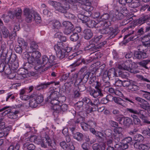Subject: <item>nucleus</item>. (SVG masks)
I'll use <instances>...</instances> for the list:
<instances>
[{
    "label": "nucleus",
    "mask_w": 150,
    "mask_h": 150,
    "mask_svg": "<svg viewBox=\"0 0 150 150\" xmlns=\"http://www.w3.org/2000/svg\"><path fill=\"white\" fill-rule=\"evenodd\" d=\"M108 25L106 21H100L98 22H96V28L103 27L105 28L100 29L101 33L107 35L108 39H110L114 37L119 32V30L117 29H114L111 27H108Z\"/></svg>",
    "instance_id": "1"
},
{
    "label": "nucleus",
    "mask_w": 150,
    "mask_h": 150,
    "mask_svg": "<svg viewBox=\"0 0 150 150\" xmlns=\"http://www.w3.org/2000/svg\"><path fill=\"white\" fill-rule=\"evenodd\" d=\"M103 36L100 35L99 36H95L89 42V44L85 48V50H89V52H94L98 50L102 47L101 45H96L95 43H98L100 40L102 38Z\"/></svg>",
    "instance_id": "2"
},
{
    "label": "nucleus",
    "mask_w": 150,
    "mask_h": 150,
    "mask_svg": "<svg viewBox=\"0 0 150 150\" xmlns=\"http://www.w3.org/2000/svg\"><path fill=\"white\" fill-rule=\"evenodd\" d=\"M90 70L87 71L86 73H76L72 74V78H76V83L77 84L81 82L84 83H86L88 81V79L93 75L95 72L91 71Z\"/></svg>",
    "instance_id": "3"
},
{
    "label": "nucleus",
    "mask_w": 150,
    "mask_h": 150,
    "mask_svg": "<svg viewBox=\"0 0 150 150\" xmlns=\"http://www.w3.org/2000/svg\"><path fill=\"white\" fill-rule=\"evenodd\" d=\"M48 3L50 5L52 6L56 11L62 13H65L66 11L70 8V5L67 3L64 4H63L59 2L49 1Z\"/></svg>",
    "instance_id": "4"
},
{
    "label": "nucleus",
    "mask_w": 150,
    "mask_h": 150,
    "mask_svg": "<svg viewBox=\"0 0 150 150\" xmlns=\"http://www.w3.org/2000/svg\"><path fill=\"white\" fill-rule=\"evenodd\" d=\"M64 45V44L63 42H59L54 47L57 57L60 59L63 58L66 54L64 50L65 47H63Z\"/></svg>",
    "instance_id": "5"
},
{
    "label": "nucleus",
    "mask_w": 150,
    "mask_h": 150,
    "mask_svg": "<svg viewBox=\"0 0 150 150\" xmlns=\"http://www.w3.org/2000/svg\"><path fill=\"white\" fill-rule=\"evenodd\" d=\"M127 30H129L130 31L124 37L123 41L124 43H127L130 41L133 40L139 37L137 35H133L134 31L132 30V27L131 26L124 29L122 31L125 32Z\"/></svg>",
    "instance_id": "6"
},
{
    "label": "nucleus",
    "mask_w": 150,
    "mask_h": 150,
    "mask_svg": "<svg viewBox=\"0 0 150 150\" xmlns=\"http://www.w3.org/2000/svg\"><path fill=\"white\" fill-rule=\"evenodd\" d=\"M95 88V89H91L89 91L90 95L94 98H96L99 96H102L103 94L102 93L100 83L99 82L96 81Z\"/></svg>",
    "instance_id": "7"
},
{
    "label": "nucleus",
    "mask_w": 150,
    "mask_h": 150,
    "mask_svg": "<svg viewBox=\"0 0 150 150\" xmlns=\"http://www.w3.org/2000/svg\"><path fill=\"white\" fill-rule=\"evenodd\" d=\"M24 13L25 21L27 23H30L34 20L35 12L28 8H25L24 9Z\"/></svg>",
    "instance_id": "8"
},
{
    "label": "nucleus",
    "mask_w": 150,
    "mask_h": 150,
    "mask_svg": "<svg viewBox=\"0 0 150 150\" xmlns=\"http://www.w3.org/2000/svg\"><path fill=\"white\" fill-rule=\"evenodd\" d=\"M53 141L48 136H46L42 139L40 144L42 147L45 148H47V146L52 147V144Z\"/></svg>",
    "instance_id": "9"
},
{
    "label": "nucleus",
    "mask_w": 150,
    "mask_h": 150,
    "mask_svg": "<svg viewBox=\"0 0 150 150\" xmlns=\"http://www.w3.org/2000/svg\"><path fill=\"white\" fill-rule=\"evenodd\" d=\"M0 29L3 38H6L9 36L10 39H11L12 40L15 39V36H16V34L12 37V35L10 34L9 31L5 26L4 25L0 26Z\"/></svg>",
    "instance_id": "10"
},
{
    "label": "nucleus",
    "mask_w": 150,
    "mask_h": 150,
    "mask_svg": "<svg viewBox=\"0 0 150 150\" xmlns=\"http://www.w3.org/2000/svg\"><path fill=\"white\" fill-rule=\"evenodd\" d=\"M150 20V15H144L139 19L135 20L134 24L136 25H141Z\"/></svg>",
    "instance_id": "11"
},
{
    "label": "nucleus",
    "mask_w": 150,
    "mask_h": 150,
    "mask_svg": "<svg viewBox=\"0 0 150 150\" xmlns=\"http://www.w3.org/2000/svg\"><path fill=\"white\" fill-rule=\"evenodd\" d=\"M63 25L65 27L64 33L67 35L70 34L73 30V26L69 22L65 21L63 23Z\"/></svg>",
    "instance_id": "12"
},
{
    "label": "nucleus",
    "mask_w": 150,
    "mask_h": 150,
    "mask_svg": "<svg viewBox=\"0 0 150 150\" xmlns=\"http://www.w3.org/2000/svg\"><path fill=\"white\" fill-rule=\"evenodd\" d=\"M137 112L138 113H137V115H138L140 119L144 120V122L145 123L150 124V121L146 119L148 114L146 110L138 109Z\"/></svg>",
    "instance_id": "13"
},
{
    "label": "nucleus",
    "mask_w": 150,
    "mask_h": 150,
    "mask_svg": "<svg viewBox=\"0 0 150 150\" xmlns=\"http://www.w3.org/2000/svg\"><path fill=\"white\" fill-rule=\"evenodd\" d=\"M124 15L122 13H120L118 11H113L111 13V17L112 20L113 21L117 20H120L122 19Z\"/></svg>",
    "instance_id": "14"
},
{
    "label": "nucleus",
    "mask_w": 150,
    "mask_h": 150,
    "mask_svg": "<svg viewBox=\"0 0 150 150\" xmlns=\"http://www.w3.org/2000/svg\"><path fill=\"white\" fill-rule=\"evenodd\" d=\"M49 89V93L50 95L47 97L48 100L57 99L59 95V92L55 91L53 88H50Z\"/></svg>",
    "instance_id": "15"
},
{
    "label": "nucleus",
    "mask_w": 150,
    "mask_h": 150,
    "mask_svg": "<svg viewBox=\"0 0 150 150\" xmlns=\"http://www.w3.org/2000/svg\"><path fill=\"white\" fill-rule=\"evenodd\" d=\"M55 57L53 55L50 56L48 58V60L47 61L44 66L46 68H49L55 64Z\"/></svg>",
    "instance_id": "16"
},
{
    "label": "nucleus",
    "mask_w": 150,
    "mask_h": 150,
    "mask_svg": "<svg viewBox=\"0 0 150 150\" xmlns=\"http://www.w3.org/2000/svg\"><path fill=\"white\" fill-rule=\"evenodd\" d=\"M135 148L139 150H145L147 149L150 148V145L148 144H140L138 142H135L134 144Z\"/></svg>",
    "instance_id": "17"
},
{
    "label": "nucleus",
    "mask_w": 150,
    "mask_h": 150,
    "mask_svg": "<svg viewBox=\"0 0 150 150\" xmlns=\"http://www.w3.org/2000/svg\"><path fill=\"white\" fill-rule=\"evenodd\" d=\"M18 113V111H15L14 112H11L10 110L8 109L7 110H5L3 113L4 114V113L5 114H7L8 117L11 119H15L18 117V115L17 114Z\"/></svg>",
    "instance_id": "18"
},
{
    "label": "nucleus",
    "mask_w": 150,
    "mask_h": 150,
    "mask_svg": "<svg viewBox=\"0 0 150 150\" xmlns=\"http://www.w3.org/2000/svg\"><path fill=\"white\" fill-rule=\"evenodd\" d=\"M54 82L51 81L43 83L37 85L35 87V88L36 90L38 91H40L44 89H46L48 87V86L52 84Z\"/></svg>",
    "instance_id": "19"
},
{
    "label": "nucleus",
    "mask_w": 150,
    "mask_h": 150,
    "mask_svg": "<svg viewBox=\"0 0 150 150\" xmlns=\"http://www.w3.org/2000/svg\"><path fill=\"white\" fill-rule=\"evenodd\" d=\"M132 62L130 60H127L122 65H119L118 68L125 70H128L132 65Z\"/></svg>",
    "instance_id": "20"
},
{
    "label": "nucleus",
    "mask_w": 150,
    "mask_h": 150,
    "mask_svg": "<svg viewBox=\"0 0 150 150\" xmlns=\"http://www.w3.org/2000/svg\"><path fill=\"white\" fill-rule=\"evenodd\" d=\"M134 57L137 59H142L147 57V55L145 52L141 51H136L134 54Z\"/></svg>",
    "instance_id": "21"
},
{
    "label": "nucleus",
    "mask_w": 150,
    "mask_h": 150,
    "mask_svg": "<svg viewBox=\"0 0 150 150\" xmlns=\"http://www.w3.org/2000/svg\"><path fill=\"white\" fill-rule=\"evenodd\" d=\"M84 38L87 40L91 38L93 36V33L91 29H86L83 31Z\"/></svg>",
    "instance_id": "22"
},
{
    "label": "nucleus",
    "mask_w": 150,
    "mask_h": 150,
    "mask_svg": "<svg viewBox=\"0 0 150 150\" xmlns=\"http://www.w3.org/2000/svg\"><path fill=\"white\" fill-rule=\"evenodd\" d=\"M33 97L34 98L38 104L42 103L44 100L43 96L41 93H38L37 95L33 94Z\"/></svg>",
    "instance_id": "23"
},
{
    "label": "nucleus",
    "mask_w": 150,
    "mask_h": 150,
    "mask_svg": "<svg viewBox=\"0 0 150 150\" xmlns=\"http://www.w3.org/2000/svg\"><path fill=\"white\" fill-rule=\"evenodd\" d=\"M72 74L70 76L69 79V82H66L64 84L66 88H69L73 84L74 81H75L74 83H76L75 82L76 81V78H72Z\"/></svg>",
    "instance_id": "24"
},
{
    "label": "nucleus",
    "mask_w": 150,
    "mask_h": 150,
    "mask_svg": "<svg viewBox=\"0 0 150 150\" xmlns=\"http://www.w3.org/2000/svg\"><path fill=\"white\" fill-rule=\"evenodd\" d=\"M131 116L133 118L134 123L135 125H137L138 127H140L141 125V121L137 115H131Z\"/></svg>",
    "instance_id": "25"
},
{
    "label": "nucleus",
    "mask_w": 150,
    "mask_h": 150,
    "mask_svg": "<svg viewBox=\"0 0 150 150\" xmlns=\"http://www.w3.org/2000/svg\"><path fill=\"white\" fill-rule=\"evenodd\" d=\"M105 144H103L101 146L97 143L93 144L92 146L93 150H105Z\"/></svg>",
    "instance_id": "26"
},
{
    "label": "nucleus",
    "mask_w": 150,
    "mask_h": 150,
    "mask_svg": "<svg viewBox=\"0 0 150 150\" xmlns=\"http://www.w3.org/2000/svg\"><path fill=\"white\" fill-rule=\"evenodd\" d=\"M23 146L28 150H34L35 148V146L33 144L28 142L25 143L23 145Z\"/></svg>",
    "instance_id": "27"
},
{
    "label": "nucleus",
    "mask_w": 150,
    "mask_h": 150,
    "mask_svg": "<svg viewBox=\"0 0 150 150\" xmlns=\"http://www.w3.org/2000/svg\"><path fill=\"white\" fill-rule=\"evenodd\" d=\"M123 138V136L122 134H113V138L114 141L116 143L119 142L120 139Z\"/></svg>",
    "instance_id": "28"
},
{
    "label": "nucleus",
    "mask_w": 150,
    "mask_h": 150,
    "mask_svg": "<svg viewBox=\"0 0 150 150\" xmlns=\"http://www.w3.org/2000/svg\"><path fill=\"white\" fill-rule=\"evenodd\" d=\"M114 102L116 103L123 107H125V101L120 98L115 97L114 98Z\"/></svg>",
    "instance_id": "29"
},
{
    "label": "nucleus",
    "mask_w": 150,
    "mask_h": 150,
    "mask_svg": "<svg viewBox=\"0 0 150 150\" xmlns=\"http://www.w3.org/2000/svg\"><path fill=\"white\" fill-rule=\"evenodd\" d=\"M150 62V60H143L138 63L139 64L146 69H148V65Z\"/></svg>",
    "instance_id": "30"
},
{
    "label": "nucleus",
    "mask_w": 150,
    "mask_h": 150,
    "mask_svg": "<svg viewBox=\"0 0 150 150\" xmlns=\"http://www.w3.org/2000/svg\"><path fill=\"white\" fill-rule=\"evenodd\" d=\"M38 104L34 97H31L29 100V105L32 108L36 107Z\"/></svg>",
    "instance_id": "31"
},
{
    "label": "nucleus",
    "mask_w": 150,
    "mask_h": 150,
    "mask_svg": "<svg viewBox=\"0 0 150 150\" xmlns=\"http://www.w3.org/2000/svg\"><path fill=\"white\" fill-rule=\"evenodd\" d=\"M48 57L47 56L44 55L42 56V60L38 59L37 60L38 64H42L43 66H44L45 62L48 60Z\"/></svg>",
    "instance_id": "32"
},
{
    "label": "nucleus",
    "mask_w": 150,
    "mask_h": 150,
    "mask_svg": "<svg viewBox=\"0 0 150 150\" xmlns=\"http://www.w3.org/2000/svg\"><path fill=\"white\" fill-rule=\"evenodd\" d=\"M32 52L31 55L36 60L38 59H39V58L41 57V54L39 52L35 50L31 51Z\"/></svg>",
    "instance_id": "33"
},
{
    "label": "nucleus",
    "mask_w": 150,
    "mask_h": 150,
    "mask_svg": "<svg viewBox=\"0 0 150 150\" xmlns=\"http://www.w3.org/2000/svg\"><path fill=\"white\" fill-rule=\"evenodd\" d=\"M87 114H89L92 112L96 111V109L94 110V109L88 105H86L85 106H84L83 109Z\"/></svg>",
    "instance_id": "34"
},
{
    "label": "nucleus",
    "mask_w": 150,
    "mask_h": 150,
    "mask_svg": "<svg viewBox=\"0 0 150 150\" xmlns=\"http://www.w3.org/2000/svg\"><path fill=\"white\" fill-rule=\"evenodd\" d=\"M81 61V63H83L84 64H88L89 62V61H88V60H85L84 59H78L76 62V63L72 64V65H70V67H71L72 66L75 67L76 66H78L79 65V64H78V63H77L79 62L80 61Z\"/></svg>",
    "instance_id": "35"
},
{
    "label": "nucleus",
    "mask_w": 150,
    "mask_h": 150,
    "mask_svg": "<svg viewBox=\"0 0 150 150\" xmlns=\"http://www.w3.org/2000/svg\"><path fill=\"white\" fill-rule=\"evenodd\" d=\"M140 107L145 110L150 109V105H149L148 102L144 100L143 102L140 104Z\"/></svg>",
    "instance_id": "36"
},
{
    "label": "nucleus",
    "mask_w": 150,
    "mask_h": 150,
    "mask_svg": "<svg viewBox=\"0 0 150 150\" xmlns=\"http://www.w3.org/2000/svg\"><path fill=\"white\" fill-rule=\"evenodd\" d=\"M133 139L134 141L139 142L142 141L144 139V137L142 135L137 134L134 136Z\"/></svg>",
    "instance_id": "37"
},
{
    "label": "nucleus",
    "mask_w": 150,
    "mask_h": 150,
    "mask_svg": "<svg viewBox=\"0 0 150 150\" xmlns=\"http://www.w3.org/2000/svg\"><path fill=\"white\" fill-rule=\"evenodd\" d=\"M83 103L82 101H79L75 104V107L77 110H83L84 106L83 107Z\"/></svg>",
    "instance_id": "38"
},
{
    "label": "nucleus",
    "mask_w": 150,
    "mask_h": 150,
    "mask_svg": "<svg viewBox=\"0 0 150 150\" xmlns=\"http://www.w3.org/2000/svg\"><path fill=\"white\" fill-rule=\"evenodd\" d=\"M74 138L77 140L81 141L83 137V134L80 132H76L73 135Z\"/></svg>",
    "instance_id": "39"
},
{
    "label": "nucleus",
    "mask_w": 150,
    "mask_h": 150,
    "mask_svg": "<svg viewBox=\"0 0 150 150\" xmlns=\"http://www.w3.org/2000/svg\"><path fill=\"white\" fill-rule=\"evenodd\" d=\"M131 122V120L130 118L124 116L122 124H123L125 126H129L130 125Z\"/></svg>",
    "instance_id": "40"
},
{
    "label": "nucleus",
    "mask_w": 150,
    "mask_h": 150,
    "mask_svg": "<svg viewBox=\"0 0 150 150\" xmlns=\"http://www.w3.org/2000/svg\"><path fill=\"white\" fill-rule=\"evenodd\" d=\"M107 74L109 76H117L116 70L114 68H112L110 69L107 72Z\"/></svg>",
    "instance_id": "41"
},
{
    "label": "nucleus",
    "mask_w": 150,
    "mask_h": 150,
    "mask_svg": "<svg viewBox=\"0 0 150 150\" xmlns=\"http://www.w3.org/2000/svg\"><path fill=\"white\" fill-rule=\"evenodd\" d=\"M86 25L90 28H96V22L94 20H91L88 21Z\"/></svg>",
    "instance_id": "42"
},
{
    "label": "nucleus",
    "mask_w": 150,
    "mask_h": 150,
    "mask_svg": "<svg viewBox=\"0 0 150 150\" xmlns=\"http://www.w3.org/2000/svg\"><path fill=\"white\" fill-rule=\"evenodd\" d=\"M14 50L17 53H21L23 51L26 52V49H23L19 45H16L14 48Z\"/></svg>",
    "instance_id": "43"
},
{
    "label": "nucleus",
    "mask_w": 150,
    "mask_h": 150,
    "mask_svg": "<svg viewBox=\"0 0 150 150\" xmlns=\"http://www.w3.org/2000/svg\"><path fill=\"white\" fill-rule=\"evenodd\" d=\"M126 111L129 113L131 114V115H137V113H138L137 110L132 108H127L126 109Z\"/></svg>",
    "instance_id": "44"
},
{
    "label": "nucleus",
    "mask_w": 150,
    "mask_h": 150,
    "mask_svg": "<svg viewBox=\"0 0 150 150\" xmlns=\"http://www.w3.org/2000/svg\"><path fill=\"white\" fill-rule=\"evenodd\" d=\"M38 48V46L35 41H32L30 43V49L32 51L36 50Z\"/></svg>",
    "instance_id": "45"
},
{
    "label": "nucleus",
    "mask_w": 150,
    "mask_h": 150,
    "mask_svg": "<svg viewBox=\"0 0 150 150\" xmlns=\"http://www.w3.org/2000/svg\"><path fill=\"white\" fill-rule=\"evenodd\" d=\"M11 64V69L13 70H16L17 69L18 67V64L17 61H14L13 62L9 63Z\"/></svg>",
    "instance_id": "46"
},
{
    "label": "nucleus",
    "mask_w": 150,
    "mask_h": 150,
    "mask_svg": "<svg viewBox=\"0 0 150 150\" xmlns=\"http://www.w3.org/2000/svg\"><path fill=\"white\" fill-rule=\"evenodd\" d=\"M14 13L15 16H16L17 18H20L22 14L21 9L20 8H18L15 10Z\"/></svg>",
    "instance_id": "47"
},
{
    "label": "nucleus",
    "mask_w": 150,
    "mask_h": 150,
    "mask_svg": "<svg viewBox=\"0 0 150 150\" xmlns=\"http://www.w3.org/2000/svg\"><path fill=\"white\" fill-rule=\"evenodd\" d=\"M64 13L65 17L67 18L73 20L76 18L73 14L67 12V11H66V13Z\"/></svg>",
    "instance_id": "48"
},
{
    "label": "nucleus",
    "mask_w": 150,
    "mask_h": 150,
    "mask_svg": "<svg viewBox=\"0 0 150 150\" xmlns=\"http://www.w3.org/2000/svg\"><path fill=\"white\" fill-rule=\"evenodd\" d=\"M33 21H35L37 23H40L41 21V18L39 14L35 13L34 19Z\"/></svg>",
    "instance_id": "49"
},
{
    "label": "nucleus",
    "mask_w": 150,
    "mask_h": 150,
    "mask_svg": "<svg viewBox=\"0 0 150 150\" xmlns=\"http://www.w3.org/2000/svg\"><path fill=\"white\" fill-rule=\"evenodd\" d=\"M73 33V34L71 35L70 37V39L72 41H76L79 39V35L77 33Z\"/></svg>",
    "instance_id": "50"
},
{
    "label": "nucleus",
    "mask_w": 150,
    "mask_h": 150,
    "mask_svg": "<svg viewBox=\"0 0 150 150\" xmlns=\"http://www.w3.org/2000/svg\"><path fill=\"white\" fill-rule=\"evenodd\" d=\"M52 25L54 28L58 29L60 28L61 26V24L60 22L57 21H53Z\"/></svg>",
    "instance_id": "51"
},
{
    "label": "nucleus",
    "mask_w": 150,
    "mask_h": 150,
    "mask_svg": "<svg viewBox=\"0 0 150 150\" xmlns=\"http://www.w3.org/2000/svg\"><path fill=\"white\" fill-rule=\"evenodd\" d=\"M68 109V105L66 104H63L60 105V111L65 112L67 111Z\"/></svg>",
    "instance_id": "52"
},
{
    "label": "nucleus",
    "mask_w": 150,
    "mask_h": 150,
    "mask_svg": "<svg viewBox=\"0 0 150 150\" xmlns=\"http://www.w3.org/2000/svg\"><path fill=\"white\" fill-rule=\"evenodd\" d=\"M81 126L83 130L85 131H88L90 128L88 124L83 122L81 124Z\"/></svg>",
    "instance_id": "53"
},
{
    "label": "nucleus",
    "mask_w": 150,
    "mask_h": 150,
    "mask_svg": "<svg viewBox=\"0 0 150 150\" xmlns=\"http://www.w3.org/2000/svg\"><path fill=\"white\" fill-rule=\"evenodd\" d=\"M142 91L144 93H143V97L146 99L150 100V93L144 91Z\"/></svg>",
    "instance_id": "54"
},
{
    "label": "nucleus",
    "mask_w": 150,
    "mask_h": 150,
    "mask_svg": "<svg viewBox=\"0 0 150 150\" xmlns=\"http://www.w3.org/2000/svg\"><path fill=\"white\" fill-rule=\"evenodd\" d=\"M140 5V3L138 1L137 2H133L131 3L129 5V6L132 8H136Z\"/></svg>",
    "instance_id": "55"
},
{
    "label": "nucleus",
    "mask_w": 150,
    "mask_h": 150,
    "mask_svg": "<svg viewBox=\"0 0 150 150\" xmlns=\"http://www.w3.org/2000/svg\"><path fill=\"white\" fill-rule=\"evenodd\" d=\"M132 138L130 137H126L122 140V142L125 144H127L132 141Z\"/></svg>",
    "instance_id": "56"
},
{
    "label": "nucleus",
    "mask_w": 150,
    "mask_h": 150,
    "mask_svg": "<svg viewBox=\"0 0 150 150\" xmlns=\"http://www.w3.org/2000/svg\"><path fill=\"white\" fill-rule=\"evenodd\" d=\"M100 65V63L99 62H97L94 63L92 64L91 65V67H92L94 70V69L96 70V69H98V67L96 68L98 66H99Z\"/></svg>",
    "instance_id": "57"
},
{
    "label": "nucleus",
    "mask_w": 150,
    "mask_h": 150,
    "mask_svg": "<svg viewBox=\"0 0 150 150\" xmlns=\"http://www.w3.org/2000/svg\"><path fill=\"white\" fill-rule=\"evenodd\" d=\"M122 86L124 87H130V80H127L122 81Z\"/></svg>",
    "instance_id": "58"
},
{
    "label": "nucleus",
    "mask_w": 150,
    "mask_h": 150,
    "mask_svg": "<svg viewBox=\"0 0 150 150\" xmlns=\"http://www.w3.org/2000/svg\"><path fill=\"white\" fill-rule=\"evenodd\" d=\"M60 105L58 104L52 105V108L55 111L59 112L60 111Z\"/></svg>",
    "instance_id": "59"
},
{
    "label": "nucleus",
    "mask_w": 150,
    "mask_h": 150,
    "mask_svg": "<svg viewBox=\"0 0 150 150\" xmlns=\"http://www.w3.org/2000/svg\"><path fill=\"white\" fill-rule=\"evenodd\" d=\"M33 97V95L30 96H28V95H22L21 96V98L23 100H27L29 99H30L31 98Z\"/></svg>",
    "instance_id": "60"
},
{
    "label": "nucleus",
    "mask_w": 150,
    "mask_h": 150,
    "mask_svg": "<svg viewBox=\"0 0 150 150\" xmlns=\"http://www.w3.org/2000/svg\"><path fill=\"white\" fill-rule=\"evenodd\" d=\"M90 99L89 98L87 97H85L82 99V101L83 102V103H84L85 106L86 105H89V103H90Z\"/></svg>",
    "instance_id": "61"
},
{
    "label": "nucleus",
    "mask_w": 150,
    "mask_h": 150,
    "mask_svg": "<svg viewBox=\"0 0 150 150\" xmlns=\"http://www.w3.org/2000/svg\"><path fill=\"white\" fill-rule=\"evenodd\" d=\"M119 75L120 76L123 78H125L128 77V73L126 72H120Z\"/></svg>",
    "instance_id": "62"
},
{
    "label": "nucleus",
    "mask_w": 150,
    "mask_h": 150,
    "mask_svg": "<svg viewBox=\"0 0 150 150\" xmlns=\"http://www.w3.org/2000/svg\"><path fill=\"white\" fill-rule=\"evenodd\" d=\"M57 99L58 100V101H59V103H63L66 100V97L64 96H58Z\"/></svg>",
    "instance_id": "63"
},
{
    "label": "nucleus",
    "mask_w": 150,
    "mask_h": 150,
    "mask_svg": "<svg viewBox=\"0 0 150 150\" xmlns=\"http://www.w3.org/2000/svg\"><path fill=\"white\" fill-rule=\"evenodd\" d=\"M148 129L143 130L142 133L145 135H147L150 137V125L148 127Z\"/></svg>",
    "instance_id": "64"
}]
</instances>
